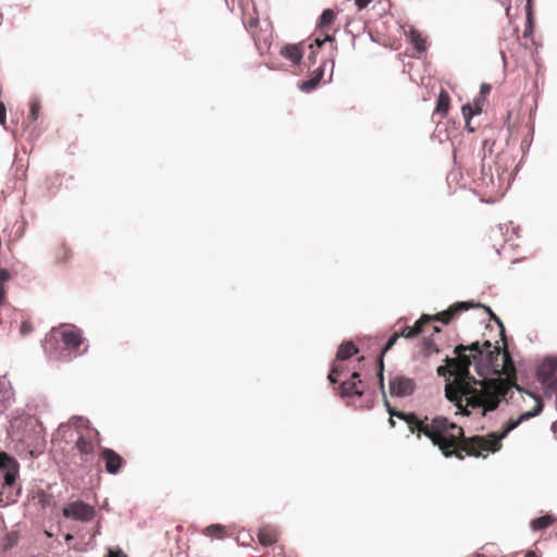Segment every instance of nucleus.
Listing matches in <instances>:
<instances>
[{
    "mask_svg": "<svg viewBox=\"0 0 557 557\" xmlns=\"http://www.w3.org/2000/svg\"><path fill=\"white\" fill-rule=\"evenodd\" d=\"M106 557H127V556L121 549H117V550L110 549L108 556H106Z\"/></svg>",
    "mask_w": 557,
    "mask_h": 557,
    "instance_id": "c9c22d12",
    "label": "nucleus"
},
{
    "mask_svg": "<svg viewBox=\"0 0 557 557\" xmlns=\"http://www.w3.org/2000/svg\"><path fill=\"white\" fill-rule=\"evenodd\" d=\"M372 0H355L356 5L359 10L364 9Z\"/></svg>",
    "mask_w": 557,
    "mask_h": 557,
    "instance_id": "e433bc0d",
    "label": "nucleus"
},
{
    "mask_svg": "<svg viewBox=\"0 0 557 557\" xmlns=\"http://www.w3.org/2000/svg\"><path fill=\"white\" fill-rule=\"evenodd\" d=\"M486 309V311L488 312L490 317L495 321L497 322L500 326H503L500 320L493 313V311L487 308V307H484Z\"/></svg>",
    "mask_w": 557,
    "mask_h": 557,
    "instance_id": "4c0bfd02",
    "label": "nucleus"
},
{
    "mask_svg": "<svg viewBox=\"0 0 557 557\" xmlns=\"http://www.w3.org/2000/svg\"><path fill=\"white\" fill-rule=\"evenodd\" d=\"M34 327L30 321L24 320L20 327V333L22 336H27L33 332Z\"/></svg>",
    "mask_w": 557,
    "mask_h": 557,
    "instance_id": "c756f323",
    "label": "nucleus"
},
{
    "mask_svg": "<svg viewBox=\"0 0 557 557\" xmlns=\"http://www.w3.org/2000/svg\"><path fill=\"white\" fill-rule=\"evenodd\" d=\"M461 110H462L463 117L467 120V125L469 126V120L476 113H475L472 104H470V103L463 104Z\"/></svg>",
    "mask_w": 557,
    "mask_h": 557,
    "instance_id": "c85d7f7f",
    "label": "nucleus"
},
{
    "mask_svg": "<svg viewBox=\"0 0 557 557\" xmlns=\"http://www.w3.org/2000/svg\"><path fill=\"white\" fill-rule=\"evenodd\" d=\"M281 55L292 61L294 64H299L304 55L302 46L300 44L286 45L281 49Z\"/></svg>",
    "mask_w": 557,
    "mask_h": 557,
    "instance_id": "2eb2a0df",
    "label": "nucleus"
},
{
    "mask_svg": "<svg viewBox=\"0 0 557 557\" xmlns=\"http://www.w3.org/2000/svg\"><path fill=\"white\" fill-rule=\"evenodd\" d=\"M389 416H391V417H389V420H388V421H389V424H391V426H392V428H394V426H395V421L393 420V417H394V416H392L391 413H389Z\"/></svg>",
    "mask_w": 557,
    "mask_h": 557,
    "instance_id": "79ce46f5",
    "label": "nucleus"
},
{
    "mask_svg": "<svg viewBox=\"0 0 557 557\" xmlns=\"http://www.w3.org/2000/svg\"><path fill=\"white\" fill-rule=\"evenodd\" d=\"M399 338V334H397L396 332L388 338L387 343L385 344V347L383 348L382 352H381V356H380V373H379V380H380V384L381 386L383 387V381H384V376H383V355L389 350L395 344L396 342L398 341Z\"/></svg>",
    "mask_w": 557,
    "mask_h": 557,
    "instance_id": "412c9836",
    "label": "nucleus"
},
{
    "mask_svg": "<svg viewBox=\"0 0 557 557\" xmlns=\"http://www.w3.org/2000/svg\"><path fill=\"white\" fill-rule=\"evenodd\" d=\"M323 75H324V64H321L315 70H313L311 77L309 79L301 82L300 89L304 91H311L319 85Z\"/></svg>",
    "mask_w": 557,
    "mask_h": 557,
    "instance_id": "dca6fc26",
    "label": "nucleus"
},
{
    "mask_svg": "<svg viewBox=\"0 0 557 557\" xmlns=\"http://www.w3.org/2000/svg\"><path fill=\"white\" fill-rule=\"evenodd\" d=\"M54 257L59 262H65L71 257V250L64 243H59L54 247Z\"/></svg>",
    "mask_w": 557,
    "mask_h": 557,
    "instance_id": "393cba45",
    "label": "nucleus"
},
{
    "mask_svg": "<svg viewBox=\"0 0 557 557\" xmlns=\"http://www.w3.org/2000/svg\"><path fill=\"white\" fill-rule=\"evenodd\" d=\"M0 471L3 473V483L0 486V505L5 506L15 503L20 495V487L16 485L20 465L13 457L1 451Z\"/></svg>",
    "mask_w": 557,
    "mask_h": 557,
    "instance_id": "20e7f679",
    "label": "nucleus"
},
{
    "mask_svg": "<svg viewBox=\"0 0 557 557\" xmlns=\"http://www.w3.org/2000/svg\"><path fill=\"white\" fill-rule=\"evenodd\" d=\"M422 350L426 356H430L434 352H438V348L436 347L434 341L430 337L423 339Z\"/></svg>",
    "mask_w": 557,
    "mask_h": 557,
    "instance_id": "cd10ccee",
    "label": "nucleus"
},
{
    "mask_svg": "<svg viewBox=\"0 0 557 557\" xmlns=\"http://www.w3.org/2000/svg\"><path fill=\"white\" fill-rule=\"evenodd\" d=\"M557 374V360L555 358H546L537 369V376L543 384L550 385Z\"/></svg>",
    "mask_w": 557,
    "mask_h": 557,
    "instance_id": "9b49d317",
    "label": "nucleus"
},
{
    "mask_svg": "<svg viewBox=\"0 0 557 557\" xmlns=\"http://www.w3.org/2000/svg\"><path fill=\"white\" fill-rule=\"evenodd\" d=\"M450 107V97L449 94L445 89H441L436 107L434 110V114L441 115V117H445L448 114Z\"/></svg>",
    "mask_w": 557,
    "mask_h": 557,
    "instance_id": "a211bd4d",
    "label": "nucleus"
},
{
    "mask_svg": "<svg viewBox=\"0 0 557 557\" xmlns=\"http://www.w3.org/2000/svg\"><path fill=\"white\" fill-rule=\"evenodd\" d=\"M549 387L555 388V389L557 388V374L555 375L554 381L552 382Z\"/></svg>",
    "mask_w": 557,
    "mask_h": 557,
    "instance_id": "a19ab883",
    "label": "nucleus"
},
{
    "mask_svg": "<svg viewBox=\"0 0 557 557\" xmlns=\"http://www.w3.org/2000/svg\"><path fill=\"white\" fill-rule=\"evenodd\" d=\"M416 389V383L412 379L406 376H395L389 381V393L392 396L406 397Z\"/></svg>",
    "mask_w": 557,
    "mask_h": 557,
    "instance_id": "6e6552de",
    "label": "nucleus"
},
{
    "mask_svg": "<svg viewBox=\"0 0 557 557\" xmlns=\"http://www.w3.org/2000/svg\"><path fill=\"white\" fill-rule=\"evenodd\" d=\"M12 275L7 269L0 268V305L5 301L4 283L11 280Z\"/></svg>",
    "mask_w": 557,
    "mask_h": 557,
    "instance_id": "bb28decb",
    "label": "nucleus"
},
{
    "mask_svg": "<svg viewBox=\"0 0 557 557\" xmlns=\"http://www.w3.org/2000/svg\"><path fill=\"white\" fill-rule=\"evenodd\" d=\"M62 513L65 518H70L82 522H89L94 520L96 516V510L92 506L82 500H76L66 505L62 509Z\"/></svg>",
    "mask_w": 557,
    "mask_h": 557,
    "instance_id": "423d86ee",
    "label": "nucleus"
},
{
    "mask_svg": "<svg viewBox=\"0 0 557 557\" xmlns=\"http://www.w3.org/2000/svg\"><path fill=\"white\" fill-rule=\"evenodd\" d=\"M258 540L263 546L273 545L278 540V531L274 527L263 525L259 529Z\"/></svg>",
    "mask_w": 557,
    "mask_h": 557,
    "instance_id": "4468645a",
    "label": "nucleus"
},
{
    "mask_svg": "<svg viewBox=\"0 0 557 557\" xmlns=\"http://www.w3.org/2000/svg\"><path fill=\"white\" fill-rule=\"evenodd\" d=\"M5 119H7V110H5V106L0 102V124H4L5 123Z\"/></svg>",
    "mask_w": 557,
    "mask_h": 557,
    "instance_id": "72a5a7b5",
    "label": "nucleus"
},
{
    "mask_svg": "<svg viewBox=\"0 0 557 557\" xmlns=\"http://www.w3.org/2000/svg\"><path fill=\"white\" fill-rule=\"evenodd\" d=\"M18 441L32 457H38L44 453L47 444L44 426L34 419L27 420L24 433Z\"/></svg>",
    "mask_w": 557,
    "mask_h": 557,
    "instance_id": "39448f33",
    "label": "nucleus"
},
{
    "mask_svg": "<svg viewBox=\"0 0 557 557\" xmlns=\"http://www.w3.org/2000/svg\"><path fill=\"white\" fill-rule=\"evenodd\" d=\"M336 17L335 12L332 9H326L322 12L318 27L321 30L329 29V27L334 23Z\"/></svg>",
    "mask_w": 557,
    "mask_h": 557,
    "instance_id": "4be33fe9",
    "label": "nucleus"
},
{
    "mask_svg": "<svg viewBox=\"0 0 557 557\" xmlns=\"http://www.w3.org/2000/svg\"><path fill=\"white\" fill-rule=\"evenodd\" d=\"M428 314H423L413 326H404L399 331H396L399 334V337L405 338H414L419 334L424 332V326L428 324Z\"/></svg>",
    "mask_w": 557,
    "mask_h": 557,
    "instance_id": "f8f14e48",
    "label": "nucleus"
},
{
    "mask_svg": "<svg viewBox=\"0 0 557 557\" xmlns=\"http://www.w3.org/2000/svg\"><path fill=\"white\" fill-rule=\"evenodd\" d=\"M473 557H485L483 554H474Z\"/></svg>",
    "mask_w": 557,
    "mask_h": 557,
    "instance_id": "49530a36",
    "label": "nucleus"
},
{
    "mask_svg": "<svg viewBox=\"0 0 557 557\" xmlns=\"http://www.w3.org/2000/svg\"><path fill=\"white\" fill-rule=\"evenodd\" d=\"M99 459L104 462L106 471L110 474H116L120 472L124 460L113 449L103 447L100 449Z\"/></svg>",
    "mask_w": 557,
    "mask_h": 557,
    "instance_id": "1a4fd4ad",
    "label": "nucleus"
},
{
    "mask_svg": "<svg viewBox=\"0 0 557 557\" xmlns=\"http://www.w3.org/2000/svg\"><path fill=\"white\" fill-rule=\"evenodd\" d=\"M554 433L556 434L557 436V421L553 423V426H552Z\"/></svg>",
    "mask_w": 557,
    "mask_h": 557,
    "instance_id": "37998d69",
    "label": "nucleus"
},
{
    "mask_svg": "<svg viewBox=\"0 0 557 557\" xmlns=\"http://www.w3.org/2000/svg\"><path fill=\"white\" fill-rule=\"evenodd\" d=\"M433 331H434V332H440L441 330H440V327H437V326H433Z\"/></svg>",
    "mask_w": 557,
    "mask_h": 557,
    "instance_id": "de8ad7c7",
    "label": "nucleus"
},
{
    "mask_svg": "<svg viewBox=\"0 0 557 557\" xmlns=\"http://www.w3.org/2000/svg\"><path fill=\"white\" fill-rule=\"evenodd\" d=\"M12 391L10 382L5 377H0V413L10 405Z\"/></svg>",
    "mask_w": 557,
    "mask_h": 557,
    "instance_id": "f3484780",
    "label": "nucleus"
},
{
    "mask_svg": "<svg viewBox=\"0 0 557 557\" xmlns=\"http://www.w3.org/2000/svg\"><path fill=\"white\" fill-rule=\"evenodd\" d=\"M309 61H310V62H314L313 54H312V55H309Z\"/></svg>",
    "mask_w": 557,
    "mask_h": 557,
    "instance_id": "09e8293b",
    "label": "nucleus"
},
{
    "mask_svg": "<svg viewBox=\"0 0 557 557\" xmlns=\"http://www.w3.org/2000/svg\"><path fill=\"white\" fill-rule=\"evenodd\" d=\"M344 361L335 359L331 369V372L327 376L329 381L332 384L337 383V376L341 375L345 371V367L343 364Z\"/></svg>",
    "mask_w": 557,
    "mask_h": 557,
    "instance_id": "a878e982",
    "label": "nucleus"
},
{
    "mask_svg": "<svg viewBox=\"0 0 557 557\" xmlns=\"http://www.w3.org/2000/svg\"><path fill=\"white\" fill-rule=\"evenodd\" d=\"M490 90H491V86H490V85H487V84H483V85L481 86V92H482V94H488V92H490Z\"/></svg>",
    "mask_w": 557,
    "mask_h": 557,
    "instance_id": "58836bf2",
    "label": "nucleus"
},
{
    "mask_svg": "<svg viewBox=\"0 0 557 557\" xmlns=\"http://www.w3.org/2000/svg\"><path fill=\"white\" fill-rule=\"evenodd\" d=\"M483 101L481 99H475L472 107L476 114L482 111Z\"/></svg>",
    "mask_w": 557,
    "mask_h": 557,
    "instance_id": "f704fd0d",
    "label": "nucleus"
},
{
    "mask_svg": "<svg viewBox=\"0 0 557 557\" xmlns=\"http://www.w3.org/2000/svg\"><path fill=\"white\" fill-rule=\"evenodd\" d=\"M448 357L446 358V362H448ZM446 372H449L450 375H454L455 376V373H454V368L449 366V363H447V366H441L437 368V373L440 375H445Z\"/></svg>",
    "mask_w": 557,
    "mask_h": 557,
    "instance_id": "7c9ffc66",
    "label": "nucleus"
},
{
    "mask_svg": "<svg viewBox=\"0 0 557 557\" xmlns=\"http://www.w3.org/2000/svg\"><path fill=\"white\" fill-rule=\"evenodd\" d=\"M326 41H331V42H333V41H334V37H333L332 35H330V34H327V33H326L323 39H321V38H319V37L314 39V44H315L318 47H321V46H322L324 42H326Z\"/></svg>",
    "mask_w": 557,
    "mask_h": 557,
    "instance_id": "2f4dec72",
    "label": "nucleus"
},
{
    "mask_svg": "<svg viewBox=\"0 0 557 557\" xmlns=\"http://www.w3.org/2000/svg\"><path fill=\"white\" fill-rule=\"evenodd\" d=\"M528 395L535 401L533 410L522 413L516 420H508L500 432H491L486 435L469 437L465 436L462 426L446 417L437 416L432 419L428 417L419 419L416 413L396 410L388 403L387 409L388 413L404 420L408 424L410 432L416 434L418 438L422 434L430 438L432 444L438 447L446 458L456 457L459 460H463L466 456L485 458L490 454L500 450L503 447L502 441L521 422L541 413L543 409L542 399L531 393Z\"/></svg>",
    "mask_w": 557,
    "mask_h": 557,
    "instance_id": "f03ea898",
    "label": "nucleus"
},
{
    "mask_svg": "<svg viewBox=\"0 0 557 557\" xmlns=\"http://www.w3.org/2000/svg\"><path fill=\"white\" fill-rule=\"evenodd\" d=\"M409 38L410 42L419 52H422L426 49L425 39L419 30L411 29Z\"/></svg>",
    "mask_w": 557,
    "mask_h": 557,
    "instance_id": "5701e85b",
    "label": "nucleus"
},
{
    "mask_svg": "<svg viewBox=\"0 0 557 557\" xmlns=\"http://www.w3.org/2000/svg\"><path fill=\"white\" fill-rule=\"evenodd\" d=\"M61 339L66 349L76 351L83 343L81 333L76 330H64L61 333Z\"/></svg>",
    "mask_w": 557,
    "mask_h": 557,
    "instance_id": "ddd939ff",
    "label": "nucleus"
},
{
    "mask_svg": "<svg viewBox=\"0 0 557 557\" xmlns=\"http://www.w3.org/2000/svg\"><path fill=\"white\" fill-rule=\"evenodd\" d=\"M358 352V348L352 342L343 343L336 352V359L341 361H345L356 355Z\"/></svg>",
    "mask_w": 557,
    "mask_h": 557,
    "instance_id": "6ab92c4d",
    "label": "nucleus"
},
{
    "mask_svg": "<svg viewBox=\"0 0 557 557\" xmlns=\"http://www.w3.org/2000/svg\"><path fill=\"white\" fill-rule=\"evenodd\" d=\"M456 357L448 359L454 368L455 380L445 386L446 398L454 403L465 416L470 414L469 408L479 409L481 416L495 410L500 400L506 398L512 387L521 391L516 384L504 379L476 380L470 375L469 367L474 364L479 375L505 374L508 377L515 374V366L507 349L503 351L493 346L490 341L482 345L474 342L470 345H457L454 350Z\"/></svg>",
    "mask_w": 557,
    "mask_h": 557,
    "instance_id": "f257e3e1",
    "label": "nucleus"
},
{
    "mask_svg": "<svg viewBox=\"0 0 557 557\" xmlns=\"http://www.w3.org/2000/svg\"><path fill=\"white\" fill-rule=\"evenodd\" d=\"M256 25H257V21L251 20V21H250V26H256Z\"/></svg>",
    "mask_w": 557,
    "mask_h": 557,
    "instance_id": "a18cd8bd",
    "label": "nucleus"
},
{
    "mask_svg": "<svg viewBox=\"0 0 557 557\" xmlns=\"http://www.w3.org/2000/svg\"><path fill=\"white\" fill-rule=\"evenodd\" d=\"M524 557H537V555L534 550H528L525 553Z\"/></svg>",
    "mask_w": 557,
    "mask_h": 557,
    "instance_id": "ea45409f",
    "label": "nucleus"
},
{
    "mask_svg": "<svg viewBox=\"0 0 557 557\" xmlns=\"http://www.w3.org/2000/svg\"><path fill=\"white\" fill-rule=\"evenodd\" d=\"M361 385L362 381L360 380V374L358 372H354L350 375V380L344 381L339 385V395L342 397L361 396L363 394Z\"/></svg>",
    "mask_w": 557,
    "mask_h": 557,
    "instance_id": "9d476101",
    "label": "nucleus"
},
{
    "mask_svg": "<svg viewBox=\"0 0 557 557\" xmlns=\"http://www.w3.org/2000/svg\"><path fill=\"white\" fill-rule=\"evenodd\" d=\"M202 533L206 536L222 540L226 536V529L221 524H211L205 528Z\"/></svg>",
    "mask_w": 557,
    "mask_h": 557,
    "instance_id": "aec40b11",
    "label": "nucleus"
},
{
    "mask_svg": "<svg viewBox=\"0 0 557 557\" xmlns=\"http://www.w3.org/2000/svg\"><path fill=\"white\" fill-rule=\"evenodd\" d=\"M554 522L555 518L550 515H546L534 519L531 523V527L533 530L537 531L552 525Z\"/></svg>",
    "mask_w": 557,
    "mask_h": 557,
    "instance_id": "b1692460",
    "label": "nucleus"
},
{
    "mask_svg": "<svg viewBox=\"0 0 557 557\" xmlns=\"http://www.w3.org/2000/svg\"><path fill=\"white\" fill-rule=\"evenodd\" d=\"M73 426L77 434L74 448L78 451L81 461L87 463L95 458L97 449L100 447V434L92 428L89 421L83 417H73L67 424H61L60 432Z\"/></svg>",
    "mask_w": 557,
    "mask_h": 557,
    "instance_id": "7ed1b4c3",
    "label": "nucleus"
},
{
    "mask_svg": "<svg viewBox=\"0 0 557 557\" xmlns=\"http://www.w3.org/2000/svg\"><path fill=\"white\" fill-rule=\"evenodd\" d=\"M39 104L38 103H32L30 106V117L35 121L37 120L38 117V113H39Z\"/></svg>",
    "mask_w": 557,
    "mask_h": 557,
    "instance_id": "473e14b6",
    "label": "nucleus"
},
{
    "mask_svg": "<svg viewBox=\"0 0 557 557\" xmlns=\"http://www.w3.org/2000/svg\"><path fill=\"white\" fill-rule=\"evenodd\" d=\"M74 539V536L72 534H66L65 535V541L70 542Z\"/></svg>",
    "mask_w": 557,
    "mask_h": 557,
    "instance_id": "c03bdc74",
    "label": "nucleus"
},
{
    "mask_svg": "<svg viewBox=\"0 0 557 557\" xmlns=\"http://www.w3.org/2000/svg\"><path fill=\"white\" fill-rule=\"evenodd\" d=\"M474 307H483L480 304H474L471 301H461L451 305L447 310H444L437 314L434 315H428V323L431 321H440L444 324L450 323L459 313L467 311L470 308Z\"/></svg>",
    "mask_w": 557,
    "mask_h": 557,
    "instance_id": "0eeeda50",
    "label": "nucleus"
}]
</instances>
